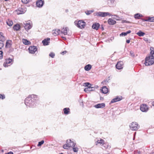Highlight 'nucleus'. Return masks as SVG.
Masks as SVG:
<instances>
[{
  "label": "nucleus",
  "instance_id": "f257e3e1",
  "mask_svg": "<svg viewBox=\"0 0 154 154\" xmlns=\"http://www.w3.org/2000/svg\"><path fill=\"white\" fill-rule=\"evenodd\" d=\"M37 98L36 95H31L25 100V104L27 106L32 107L35 106V101Z\"/></svg>",
  "mask_w": 154,
  "mask_h": 154
},
{
  "label": "nucleus",
  "instance_id": "f03ea898",
  "mask_svg": "<svg viewBox=\"0 0 154 154\" xmlns=\"http://www.w3.org/2000/svg\"><path fill=\"white\" fill-rule=\"evenodd\" d=\"M154 63V55L150 54L145 59V64L146 66L152 65Z\"/></svg>",
  "mask_w": 154,
  "mask_h": 154
},
{
  "label": "nucleus",
  "instance_id": "7ed1b4c3",
  "mask_svg": "<svg viewBox=\"0 0 154 154\" xmlns=\"http://www.w3.org/2000/svg\"><path fill=\"white\" fill-rule=\"evenodd\" d=\"M74 23L76 26L80 29L84 28L85 26V23L82 20H80L79 21H75Z\"/></svg>",
  "mask_w": 154,
  "mask_h": 154
},
{
  "label": "nucleus",
  "instance_id": "20e7f679",
  "mask_svg": "<svg viewBox=\"0 0 154 154\" xmlns=\"http://www.w3.org/2000/svg\"><path fill=\"white\" fill-rule=\"evenodd\" d=\"M130 128L132 131L137 130L139 127L137 123L135 122H133L129 125Z\"/></svg>",
  "mask_w": 154,
  "mask_h": 154
},
{
  "label": "nucleus",
  "instance_id": "39448f33",
  "mask_svg": "<svg viewBox=\"0 0 154 154\" xmlns=\"http://www.w3.org/2000/svg\"><path fill=\"white\" fill-rule=\"evenodd\" d=\"M95 16H99L100 17H104L108 15H110L109 12H99L94 13Z\"/></svg>",
  "mask_w": 154,
  "mask_h": 154
},
{
  "label": "nucleus",
  "instance_id": "423d86ee",
  "mask_svg": "<svg viewBox=\"0 0 154 154\" xmlns=\"http://www.w3.org/2000/svg\"><path fill=\"white\" fill-rule=\"evenodd\" d=\"M69 29L67 27H63L61 30V32L64 35H70L71 33H69Z\"/></svg>",
  "mask_w": 154,
  "mask_h": 154
},
{
  "label": "nucleus",
  "instance_id": "0eeeda50",
  "mask_svg": "<svg viewBox=\"0 0 154 154\" xmlns=\"http://www.w3.org/2000/svg\"><path fill=\"white\" fill-rule=\"evenodd\" d=\"M12 61V59L10 58L6 60L5 62L3 64L4 66L6 67L10 66V64H11V63Z\"/></svg>",
  "mask_w": 154,
  "mask_h": 154
},
{
  "label": "nucleus",
  "instance_id": "6e6552de",
  "mask_svg": "<svg viewBox=\"0 0 154 154\" xmlns=\"http://www.w3.org/2000/svg\"><path fill=\"white\" fill-rule=\"evenodd\" d=\"M28 50L30 53L33 54L37 51V48L36 46H31L29 47Z\"/></svg>",
  "mask_w": 154,
  "mask_h": 154
},
{
  "label": "nucleus",
  "instance_id": "1a4fd4ad",
  "mask_svg": "<svg viewBox=\"0 0 154 154\" xmlns=\"http://www.w3.org/2000/svg\"><path fill=\"white\" fill-rule=\"evenodd\" d=\"M140 109L143 112H146L148 110V108L146 105L143 104L140 106Z\"/></svg>",
  "mask_w": 154,
  "mask_h": 154
},
{
  "label": "nucleus",
  "instance_id": "9d476101",
  "mask_svg": "<svg viewBox=\"0 0 154 154\" xmlns=\"http://www.w3.org/2000/svg\"><path fill=\"white\" fill-rule=\"evenodd\" d=\"M66 143H67L68 144V146L69 147H74L75 146L76 143H75L73 141H72L71 139H68L67 140Z\"/></svg>",
  "mask_w": 154,
  "mask_h": 154
},
{
  "label": "nucleus",
  "instance_id": "9b49d317",
  "mask_svg": "<svg viewBox=\"0 0 154 154\" xmlns=\"http://www.w3.org/2000/svg\"><path fill=\"white\" fill-rule=\"evenodd\" d=\"M122 99V97L121 96H117L114 98L112 99L111 103H113L117 101H119L121 100Z\"/></svg>",
  "mask_w": 154,
  "mask_h": 154
},
{
  "label": "nucleus",
  "instance_id": "f8f14e48",
  "mask_svg": "<svg viewBox=\"0 0 154 154\" xmlns=\"http://www.w3.org/2000/svg\"><path fill=\"white\" fill-rule=\"evenodd\" d=\"M123 62L122 61H119L116 65V68L119 69H120L123 68Z\"/></svg>",
  "mask_w": 154,
  "mask_h": 154
},
{
  "label": "nucleus",
  "instance_id": "ddd939ff",
  "mask_svg": "<svg viewBox=\"0 0 154 154\" xmlns=\"http://www.w3.org/2000/svg\"><path fill=\"white\" fill-rule=\"evenodd\" d=\"M50 38H48L42 41V43L44 45H47L50 43Z\"/></svg>",
  "mask_w": 154,
  "mask_h": 154
},
{
  "label": "nucleus",
  "instance_id": "4468645a",
  "mask_svg": "<svg viewBox=\"0 0 154 154\" xmlns=\"http://www.w3.org/2000/svg\"><path fill=\"white\" fill-rule=\"evenodd\" d=\"M24 25H25L24 26L25 29L26 31L29 30L32 27V26L31 25L30 23H29L24 24Z\"/></svg>",
  "mask_w": 154,
  "mask_h": 154
},
{
  "label": "nucleus",
  "instance_id": "2eb2a0df",
  "mask_svg": "<svg viewBox=\"0 0 154 154\" xmlns=\"http://www.w3.org/2000/svg\"><path fill=\"white\" fill-rule=\"evenodd\" d=\"M44 4V2L42 0H39L36 2L37 6L38 7H41Z\"/></svg>",
  "mask_w": 154,
  "mask_h": 154
},
{
  "label": "nucleus",
  "instance_id": "dca6fc26",
  "mask_svg": "<svg viewBox=\"0 0 154 154\" xmlns=\"http://www.w3.org/2000/svg\"><path fill=\"white\" fill-rule=\"evenodd\" d=\"M93 29L97 30L100 27V25L99 23H95L92 26Z\"/></svg>",
  "mask_w": 154,
  "mask_h": 154
},
{
  "label": "nucleus",
  "instance_id": "f3484780",
  "mask_svg": "<svg viewBox=\"0 0 154 154\" xmlns=\"http://www.w3.org/2000/svg\"><path fill=\"white\" fill-rule=\"evenodd\" d=\"M101 91L102 93L104 94H106L108 92V89L105 86H104L103 87L102 89H101Z\"/></svg>",
  "mask_w": 154,
  "mask_h": 154
},
{
  "label": "nucleus",
  "instance_id": "a211bd4d",
  "mask_svg": "<svg viewBox=\"0 0 154 154\" xmlns=\"http://www.w3.org/2000/svg\"><path fill=\"white\" fill-rule=\"evenodd\" d=\"M13 28L14 31H19L20 29V26L19 24H17L14 26Z\"/></svg>",
  "mask_w": 154,
  "mask_h": 154
},
{
  "label": "nucleus",
  "instance_id": "6ab92c4d",
  "mask_svg": "<svg viewBox=\"0 0 154 154\" xmlns=\"http://www.w3.org/2000/svg\"><path fill=\"white\" fill-rule=\"evenodd\" d=\"M105 106V104L104 103L98 104L94 106V107L96 108H103Z\"/></svg>",
  "mask_w": 154,
  "mask_h": 154
},
{
  "label": "nucleus",
  "instance_id": "aec40b11",
  "mask_svg": "<svg viewBox=\"0 0 154 154\" xmlns=\"http://www.w3.org/2000/svg\"><path fill=\"white\" fill-rule=\"evenodd\" d=\"M11 41L10 40H8L6 42L5 47L6 48H9L11 47Z\"/></svg>",
  "mask_w": 154,
  "mask_h": 154
},
{
  "label": "nucleus",
  "instance_id": "412c9836",
  "mask_svg": "<svg viewBox=\"0 0 154 154\" xmlns=\"http://www.w3.org/2000/svg\"><path fill=\"white\" fill-rule=\"evenodd\" d=\"M108 23L109 25H113L115 24L116 22V21L114 20L109 19L108 20Z\"/></svg>",
  "mask_w": 154,
  "mask_h": 154
},
{
  "label": "nucleus",
  "instance_id": "4be33fe9",
  "mask_svg": "<svg viewBox=\"0 0 154 154\" xmlns=\"http://www.w3.org/2000/svg\"><path fill=\"white\" fill-rule=\"evenodd\" d=\"M60 30L59 29H56L54 30L53 32V34L55 36L59 35L60 33Z\"/></svg>",
  "mask_w": 154,
  "mask_h": 154
},
{
  "label": "nucleus",
  "instance_id": "5701e85b",
  "mask_svg": "<svg viewBox=\"0 0 154 154\" xmlns=\"http://www.w3.org/2000/svg\"><path fill=\"white\" fill-rule=\"evenodd\" d=\"M22 42L25 45H29L31 44V42L27 39H23Z\"/></svg>",
  "mask_w": 154,
  "mask_h": 154
},
{
  "label": "nucleus",
  "instance_id": "b1692460",
  "mask_svg": "<svg viewBox=\"0 0 154 154\" xmlns=\"http://www.w3.org/2000/svg\"><path fill=\"white\" fill-rule=\"evenodd\" d=\"M70 109L69 108H65L63 109L64 113L65 114L67 115L69 114L70 112Z\"/></svg>",
  "mask_w": 154,
  "mask_h": 154
},
{
  "label": "nucleus",
  "instance_id": "393cba45",
  "mask_svg": "<svg viewBox=\"0 0 154 154\" xmlns=\"http://www.w3.org/2000/svg\"><path fill=\"white\" fill-rule=\"evenodd\" d=\"M92 88H94L93 87H91V86H89L88 88H85L84 91L86 92H88V91H91L93 90Z\"/></svg>",
  "mask_w": 154,
  "mask_h": 154
},
{
  "label": "nucleus",
  "instance_id": "a878e982",
  "mask_svg": "<svg viewBox=\"0 0 154 154\" xmlns=\"http://www.w3.org/2000/svg\"><path fill=\"white\" fill-rule=\"evenodd\" d=\"M92 66L90 64H88L85 66L84 67L86 71H89L91 68Z\"/></svg>",
  "mask_w": 154,
  "mask_h": 154
},
{
  "label": "nucleus",
  "instance_id": "bb28decb",
  "mask_svg": "<svg viewBox=\"0 0 154 154\" xmlns=\"http://www.w3.org/2000/svg\"><path fill=\"white\" fill-rule=\"evenodd\" d=\"M17 14H20L24 13V12L23 10L21 8H19L17 10H16Z\"/></svg>",
  "mask_w": 154,
  "mask_h": 154
},
{
  "label": "nucleus",
  "instance_id": "cd10ccee",
  "mask_svg": "<svg viewBox=\"0 0 154 154\" xmlns=\"http://www.w3.org/2000/svg\"><path fill=\"white\" fill-rule=\"evenodd\" d=\"M137 34L139 36H143L145 35V33L144 32L140 31L137 33Z\"/></svg>",
  "mask_w": 154,
  "mask_h": 154
},
{
  "label": "nucleus",
  "instance_id": "c85d7f7f",
  "mask_svg": "<svg viewBox=\"0 0 154 154\" xmlns=\"http://www.w3.org/2000/svg\"><path fill=\"white\" fill-rule=\"evenodd\" d=\"M104 141L102 139H101L100 140H98L97 141V142H96V145H97L98 144H103L104 143Z\"/></svg>",
  "mask_w": 154,
  "mask_h": 154
},
{
  "label": "nucleus",
  "instance_id": "c756f323",
  "mask_svg": "<svg viewBox=\"0 0 154 154\" xmlns=\"http://www.w3.org/2000/svg\"><path fill=\"white\" fill-rule=\"evenodd\" d=\"M143 16L141 14H140L138 13L134 15V18L135 19H139L140 17H142Z\"/></svg>",
  "mask_w": 154,
  "mask_h": 154
},
{
  "label": "nucleus",
  "instance_id": "7c9ffc66",
  "mask_svg": "<svg viewBox=\"0 0 154 154\" xmlns=\"http://www.w3.org/2000/svg\"><path fill=\"white\" fill-rule=\"evenodd\" d=\"M5 40V39L3 38L2 39V40L0 41V49H1L3 47L4 44L3 42Z\"/></svg>",
  "mask_w": 154,
  "mask_h": 154
},
{
  "label": "nucleus",
  "instance_id": "2f4dec72",
  "mask_svg": "<svg viewBox=\"0 0 154 154\" xmlns=\"http://www.w3.org/2000/svg\"><path fill=\"white\" fill-rule=\"evenodd\" d=\"M115 0H108V4L109 5H113L115 2Z\"/></svg>",
  "mask_w": 154,
  "mask_h": 154
},
{
  "label": "nucleus",
  "instance_id": "473e14b6",
  "mask_svg": "<svg viewBox=\"0 0 154 154\" xmlns=\"http://www.w3.org/2000/svg\"><path fill=\"white\" fill-rule=\"evenodd\" d=\"M146 21L151 22H154V17H149L148 19Z\"/></svg>",
  "mask_w": 154,
  "mask_h": 154
},
{
  "label": "nucleus",
  "instance_id": "72a5a7b5",
  "mask_svg": "<svg viewBox=\"0 0 154 154\" xmlns=\"http://www.w3.org/2000/svg\"><path fill=\"white\" fill-rule=\"evenodd\" d=\"M63 147L65 149H68L70 147L68 146V144L66 143V144L63 145Z\"/></svg>",
  "mask_w": 154,
  "mask_h": 154
},
{
  "label": "nucleus",
  "instance_id": "f704fd0d",
  "mask_svg": "<svg viewBox=\"0 0 154 154\" xmlns=\"http://www.w3.org/2000/svg\"><path fill=\"white\" fill-rule=\"evenodd\" d=\"M7 24L9 26H11L13 25V22L11 21L8 20L7 21Z\"/></svg>",
  "mask_w": 154,
  "mask_h": 154
},
{
  "label": "nucleus",
  "instance_id": "c9c22d12",
  "mask_svg": "<svg viewBox=\"0 0 154 154\" xmlns=\"http://www.w3.org/2000/svg\"><path fill=\"white\" fill-rule=\"evenodd\" d=\"M150 50H151V52L150 54L154 55V48L152 47H151L150 48Z\"/></svg>",
  "mask_w": 154,
  "mask_h": 154
},
{
  "label": "nucleus",
  "instance_id": "e433bc0d",
  "mask_svg": "<svg viewBox=\"0 0 154 154\" xmlns=\"http://www.w3.org/2000/svg\"><path fill=\"white\" fill-rule=\"evenodd\" d=\"M93 12L94 11L93 10L88 11H85V13L87 15H89Z\"/></svg>",
  "mask_w": 154,
  "mask_h": 154
},
{
  "label": "nucleus",
  "instance_id": "4c0bfd02",
  "mask_svg": "<svg viewBox=\"0 0 154 154\" xmlns=\"http://www.w3.org/2000/svg\"><path fill=\"white\" fill-rule=\"evenodd\" d=\"M72 148L74 152H78L79 150L78 148L75 147H72Z\"/></svg>",
  "mask_w": 154,
  "mask_h": 154
},
{
  "label": "nucleus",
  "instance_id": "58836bf2",
  "mask_svg": "<svg viewBox=\"0 0 154 154\" xmlns=\"http://www.w3.org/2000/svg\"><path fill=\"white\" fill-rule=\"evenodd\" d=\"M44 143V141L43 140H42L41 141L39 142L38 144V146H40Z\"/></svg>",
  "mask_w": 154,
  "mask_h": 154
},
{
  "label": "nucleus",
  "instance_id": "ea45409f",
  "mask_svg": "<svg viewBox=\"0 0 154 154\" xmlns=\"http://www.w3.org/2000/svg\"><path fill=\"white\" fill-rule=\"evenodd\" d=\"M49 55L51 57H52V58H53L55 56V54L53 52H51L49 54Z\"/></svg>",
  "mask_w": 154,
  "mask_h": 154
},
{
  "label": "nucleus",
  "instance_id": "a19ab883",
  "mask_svg": "<svg viewBox=\"0 0 154 154\" xmlns=\"http://www.w3.org/2000/svg\"><path fill=\"white\" fill-rule=\"evenodd\" d=\"M91 85V84H90L89 83L86 82L83 84V85L85 86L88 87L89 86V85Z\"/></svg>",
  "mask_w": 154,
  "mask_h": 154
},
{
  "label": "nucleus",
  "instance_id": "79ce46f5",
  "mask_svg": "<svg viewBox=\"0 0 154 154\" xmlns=\"http://www.w3.org/2000/svg\"><path fill=\"white\" fill-rule=\"evenodd\" d=\"M29 0H21L23 3L24 4H26L29 2Z\"/></svg>",
  "mask_w": 154,
  "mask_h": 154
},
{
  "label": "nucleus",
  "instance_id": "37998d69",
  "mask_svg": "<svg viewBox=\"0 0 154 154\" xmlns=\"http://www.w3.org/2000/svg\"><path fill=\"white\" fill-rule=\"evenodd\" d=\"M127 35V33L126 32H122L120 35V36H125Z\"/></svg>",
  "mask_w": 154,
  "mask_h": 154
},
{
  "label": "nucleus",
  "instance_id": "c03bdc74",
  "mask_svg": "<svg viewBox=\"0 0 154 154\" xmlns=\"http://www.w3.org/2000/svg\"><path fill=\"white\" fill-rule=\"evenodd\" d=\"M2 54L3 52L2 51H0V59H2Z\"/></svg>",
  "mask_w": 154,
  "mask_h": 154
},
{
  "label": "nucleus",
  "instance_id": "a18cd8bd",
  "mask_svg": "<svg viewBox=\"0 0 154 154\" xmlns=\"http://www.w3.org/2000/svg\"><path fill=\"white\" fill-rule=\"evenodd\" d=\"M5 95H2V94H0V98H2V99H3L5 98Z\"/></svg>",
  "mask_w": 154,
  "mask_h": 154
},
{
  "label": "nucleus",
  "instance_id": "49530a36",
  "mask_svg": "<svg viewBox=\"0 0 154 154\" xmlns=\"http://www.w3.org/2000/svg\"><path fill=\"white\" fill-rule=\"evenodd\" d=\"M130 22H127L125 20H122V23H129Z\"/></svg>",
  "mask_w": 154,
  "mask_h": 154
},
{
  "label": "nucleus",
  "instance_id": "de8ad7c7",
  "mask_svg": "<svg viewBox=\"0 0 154 154\" xmlns=\"http://www.w3.org/2000/svg\"><path fill=\"white\" fill-rule=\"evenodd\" d=\"M66 53H67L66 51H63L61 53V54H62V55H64V54H65Z\"/></svg>",
  "mask_w": 154,
  "mask_h": 154
},
{
  "label": "nucleus",
  "instance_id": "09e8293b",
  "mask_svg": "<svg viewBox=\"0 0 154 154\" xmlns=\"http://www.w3.org/2000/svg\"><path fill=\"white\" fill-rule=\"evenodd\" d=\"M130 54L131 56H134V54H133V52L132 51H131L130 52Z\"/></svg>",
  "mask_w": 154,
  "mask_h": 154
},
{
  "label": "nucleus",
  "instance_id": "8fccbe9b",
  "mask_svg": "<svg viewBox=\"0 0 154 154\" xmlns=\"http://www.w3.org/2000/svg\"><path fill=\"white\" fill-rule=\"evenodd\" d=\"M131 31L130 30H129L127 32H126L127 33V35L128 34L130 33L131 32Z\"/></svg>",
  "mask_w": 154,
  "mask_h": 154
},
{
  "label": "nucleus",
  "instance_id": "3c124183",
  "mask_svg": "<svg viewBox=\"0 0 154 154\" xmlns=\"http://www.w3.org/2000/svg\"><path fill=\"white\" fill-rule=\"evenodd\" d=\"M100 28L102 30H104V28L103 27V25H101V26L100 27Z\"/></svg>",
  "mask_w": 154,
  "mask_h": 154
},
{
  "label": "nucleus",
  "instance_id": "603ef678",
  "mask_svg": "<svg viewBox=\"0 0 154 154\" xmlns=\"http://www.w3.org/2000/svg\"><path fill=\"white\" fill-rule=\"evenodd\" d=\"M126 42L127 43H129L130 42V40H126Z\"/></svg>",
  "mask_w": 154,
  "mask_h": 154
},
{
  "label": "nucleus",
  "instance_id": "864d4df0",
  "mask_svg": "<svg viewBox=\"0 0 154 154\" xmlns=\"http://www.w3.org/2000/svg\"><path fill=\"white\" fill-rule=\"evenodd\" d=\"M152 105L154 106V101L152 103Z\"/></svg>",
  "mask_w": 154,
  "mask_h": 154
},
{
  "label": "nucleus",
  "instance_id": "5fc2aeb1",
  "mask_svg": "<svg viewBox=\"0 0 154 154\" xmlns=\"http://www.w3.org/2000/svg\"><path fill=\"white\" fill-rule=\"evenodd\" d=\"M62 38H63V39H66V38L65 37H62Z\"/></svg>",
  "mask_w": 154,
  "mask_h": 154
},
{
  "label": "nucleus",
  "instance_id": "6e6d98bb",
  "mask_svg": "<svg viewBox=\"0 0 154 154\" xmlns=\"http://www.w3.org/2000/svg\"><path fill=\"white\" fill-rule=\"evenodd\" d=\"M136 134V132H135L134 134V135H135V134Z\"/></svg>",
  "mask_w": 154,
  "mask_h": 154
},
{
  "label": "nucleus",
  "instance_id": "4d7b16f0",
  "mask_svg": "<svg viewBox=\"0 0 154 154\" xmlns=\"http://www.w3.org/2000/svg\"><path fill=\"white\" fill-rule=\"evenodd\" d=\"M154 154V152H153L152 154Z\"/></svg>",
  "mask_w": 154,
  "mask_h": 154
},
{
  "label": "nucleus",
  "instance_id": "13d9d810",
  "mask_svg": "<svg viewBox=\"0 0 154 154\" xmlns=\"http://www.w3.org/2000/svg\"><path fill=\"white\" fill-rule=\"evenodd\" d=\"M4 0L5 1H8V0Z\"/></svg>",
  "mask_w": 154,
  "mask_h": 154
},
{
  "label": "nucleus",
  "instance_id": "bf43d9fd",
  "mask_svg": "<svg viewBox=\"0 0 154 154\" xmlns=\"http://www.w3.org/2000/svg\"><path fill=\"white\" fill-rule=\"evenodd\" d=\"M146 39H144V40L146 41Z\"/></svg>",
  "mask_w": 154,
  "mask_h": 154
},
{
  "label": "nucleus",
  "instance_id": "052dcab7",
  "mask_svg": "<svg viewBox=\"0 0 154 154\" xmlns=\"http://www.w3.org/2000/svg\"><path fill=\"white\" fill-rule=\"evenodd\" d=\"M146 39H144V40L146 41Z\"/></svg>",
  "mask_w": 154,
  "mask_h": 154
},
{
  "label": "nucleus",
  "instance_id": "680f3d73",
  "mask_svg": "<svg viewBox=\"0 0 154 154\" xmlns=\"http://www.w3.org/2000/svg\"><path fill=\"white\" fill-rule=\"evenodd\" d=\"M146 39H144V40L146 41Z\"/></svg>",
  "mask_w": 154,
  "mask_h": 154
},
{
  "label": "nucleus",
  "instance_id": "e2e57ef3",
  "mask_svg": "<svg viewBox=\"0 0 154 154\" xmlns=\"http://www.w3.org/2000/svg\"><path fill=\"white\" fill-rule=\"evenodd\" d=\"M60 154H63V153H60Z\"/></svg>",
  "mask_w": 154,
  "mask_h": 154
},
{
  "label": "nucleus",
  "instance_id": "0e129e2a",
  "mask_svg": "<svg viewBox=\"0 0 154 154\" xmlns=\"http://www.w3.org/2000/svg\"><path fill=\"white\" fill-rule=\"evenodd\" d=\"M134 139H135V137L134 138H133V140H134Z\"/></svg>",
  "mask_w": 154,
  "mask_h": 154
}]
</instances>
